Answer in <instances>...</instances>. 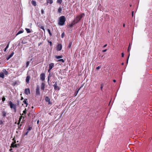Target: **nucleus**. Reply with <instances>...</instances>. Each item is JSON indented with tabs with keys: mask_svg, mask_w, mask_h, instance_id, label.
Segmentation results:
<instances>
[{
	"mask_svg": "<svg viewBox=\"0 0 152 152\" xmlns=\"http://www.w3.org/2000/svg\"><path fill=\"white\" fill-rule=\"evenodd\" d=\"M129 56H130V54H129L128 55V59L129 58Z\"/></svg>",
	"mask_w": 152,
	"mask_h": 152,
	"instance_id": "nucleus-57",
	"label": "nucleus"
},
{
	"mask_svg": "<svg viewBox=\"0 0 152 152\" xmlns=\"http://www.w3.org/2000/svg\"><path fill=\"white\" fill-rule=\"evenodd\" d=\"M36 94L37 95H39L40 94V92L39 91V86L38 85L37 86L36 89Z\"/></svg>",
	"mask_w": 152,
	"mask_h": 152,
	"instance_id": "nucleus-5",
	"label": "nucleus"
},
{
	"mask_svg": "<svg viewBox=\"0 0 152 152\" xmlns=\"http://www.w3.org/2000/svg\"><path fill=\"white\" fill-rule=\"evenodd\" d=\"M14 110H15V112H16V106H15V109H13Z\"/></svg>",
	"mask_w": 152,
	"mask_h": 152,
	"instance_id": "nucleus-44",
	"label": "nucleus"
},
{
	"mask_svg": "<svg viewBox=\"0 0 152 152\" xmlns=\"http://www.w3.org/2000/svg\"><path fill=\"white\" fill-rule=\"evenodd\" d=\"M57 61V62L61 61V62H62V63H64V60L62 59H58V60Z\"/></svg>",
	"mask_w": 152,
	"mask_h": 152,
	"instance_id": "nucleus-27",
	"label": "nucleus"
},
{
	"mask_svg": "<svg viewBox=\"0 0 152 152\" xmlns=\"http://www.w3.org/2000/svg\"><path fill=\"white\" fill-rule=\"evenodd\" d=\"M3 72L6 75H7L8 74V72L5 69H3L2 70Z\"/></svg>",
	"mask_w": 152,
	"mask_h": 152,
	"instance_id": "nucleus-18",
	"label": "nucleus"
},
{
	"mask_svg": "<svg viewBox=\"0 0 152 152\" xmlns=\"http://www.w3.org/2000/svg\"><path fill=\"white\" fill-rule=\"evenodd\" d=\"M71 26H72V25H70L69 26H70V27H71Z\"/></svg>",
	"mask_w": 152,
	"mask_h": 152,
	"instance_id": "nucleus-63",
	"label": "nucleus"
},
{
	"mask_svg": "<svg viewBox=\"0 0 152 152\" xmlns=\"http://www.w3.org/2000/svg\"><path fill=\"white\" fill-rule=\"evenodd\" d=\"M45 100L46 102H48V104H51L52 103L50 102V99L48 96H46L45 98Z\"/></svg>",
	"mask_w": 152,
	"mask_h": 152,
	"instance_id": "nucleus-6",
	"label": "nucleus"
},
{
	"mask_svg": "<svg viewBox=\"0 0 152 152\" xmlns=\"http://www.w3.org/2000/svg\"><path fill=\"white\" fill-rule=\"evenodd\" d=\"M39 120H38V121H37V124H39Z\"/></svg>",
	"mask_w": 152,
	"mask_h": 152,
	"instance_id": "nucleus-53",
	"label": "nucleus"
},
{
	"mask_svg": "<svg viewBox=\"0 0 152 152\" xmlns=\"http://www.w3.org/2000/svg\"><path fill=\"white\" fill-rule=\"evenodd\" d=\"M26 109H25V110L23 111L24 114H26Z\"/></svg>",
	"mask_w": 152,
	"mask_h": 152,
	"instance_id": "nucleus-37",
	"label": "nucleus"
},
{
	"mask_svg": "<svg viewBox=\"0 0 152 152\" xmlns=\"http://www.w3.org/2000/svg\"><path fill=\"white\" fill-rule=\"evenodd\" d=\"M45 84L44 83H42L41 85V89L44 91L45 88Z\"/></svg>",
	"mask_w": 152,
	"mask_h": 152,
	"instance_id": "nucleus-11",
	"label": "nucleus"
},
{
	"mask_svg": "<svg viewBox=\"0 0 152 152\" xmlns=\"http://www.w3.org/2000/svg\"><path fill=\"white\" fill-rule=\"evenodd\" d=\"M37 25L39 27L42 29L44 32L45 31L44 27L42 25V24L41 23H37Z\"/></svg>",
	"mask_w": 152,
	"mask_h": 152,
	"instance_id": "nucleus-4",
	"label": "nucleus"
},
{
	"mask_svg": "<svg viewBox=\"0 0 152 152\" xmlns=\"http://www.w3.org/2000/svg\"><path fill=\"white\" fill-rule=\"evenodd\" d=\"M23 32V30H20L19 31L18 33H17V34H16V36H17L18 35L22 33Z\"/></svg>",
	"mask_w": 152,
	"mask_h": 152,
	"instance_id": "nucleus-24",
	"label": "nucleus"
},
{
	"mask_svg": "<svg viewBox=\"0 0 152 152\" xmlns=\"http://www.w3.org/2000/svg\"><path fill=\"white\" fill-rule=\"evenodd\" d=\"M2 116L4 117H5L7 115V113L5 111H2Z\"/></svg>",
	"mask_w": 152,
	"mask_h": 152,
	"instance_id": "nucleus-16",
	"label": "nucleus"
},
{
	"mask_svg": "<svg viewBox=\"0 0 152 152\" xmlns=\"http://www.w3.org/2000/svg\"><path fill=\"white\" fill-rule=\"evenodd\" d=\"M8 48H7V47H6L5 48L6 49H7Z\"/></svg>",
	"mask_w": 152,
	"mask_h": 152,
	"instance_id": "nucleus-61",
	"label": "nucleus"
},
{
	"mask_svg": "<svg viewBox=\"0 0 152 152\" xmlns=\"http://www.w3.org/2000/svg\"><path fill=\"white\" fill-rule=\"evenodd\" d=\"M121 56L122 57H124V53H121Z\"/></svg>",
	"mask_w": 152,
	"mask_h": 152,
	"instance_id": "nucleus-45",
	"label": "nucleus"
},
{
	"mask_svg": "<svg viewBox=\"0 0 152 152\" xmlns=\"http://www.w3.org/2000/svg\"><path fill=\"white\" fill-rule=\"evenodd\" d=\"M107 49H105V50H103L102 51L103 52H106L107 51Z\"/></svg>",
	"mask_w": 152,
	"mask_h": 152,
	"instance_id": "nucleus-48",
	"label": "nucleus"
},
{
	"mask_svg": "<svg viewBox=\"0 0 152 152\" xmlns=\"http://www.w3.org/2000/svg\"><path fill=\"white\" fill-rule=\"evenodd\" d=\"M54 64L53 63H50L49 64V68L50 69H52V68L54 67Z\"/></svg>",
	"mask_w": 152,
	"mask_h": 152,
	"instance_id": "nucleus-10",
	"label": "nucleus"
},
{
	"mask_svg": "<svg viewBox=\"0 0 152 152\" xmlns=\"http://www.w3.org/2000/svg\"><path fill=\"white\" fill-rule=\"evenodd\" d=\"M6 50H7V49H6L5 48V49H4V52H5V51H6Z\"/></svg>",
	"mask_w": 152,
	"mask_h": 152,
	"instance_id": "nucleus-55",
	"label": "nucleus"
},
{
	"mask_svg": "<svg viewBox=\"0 0 152 152\" xmlns=\"http://www.w3.org/2000/svg\"><path fill=\"white\" fill-rule=\"evenodd\" d=\"M53 86L55 89H56L58 88V86H57V82H55V83L53 85Z\"/></svg>",
	"mask_w": 152,
	"mask_h": 152,
	"instance_id": "nucleus-20",
	"label": "nucleus"
},
{
	"mask_svg": "<svg viewBox=\"0 0 152 152\" xmlns=\"http://www.w3.org/2000/svg\"><path fill=\"white\" fill-rule=\"evenodd\" d=\"M0 77L4 78V73L2 72H1L0 73Z\"/></svg>",
	"mask_w": 152,
	"mask_h": 152,
	"instance_id": "nucleus-22",
	"label": "nucleus"
},
{
	"mask_svg": "<svg viewBox=\"0 0 152 152\" xmlns=\"http://www.w3.org/2000/svg\"><path fill=\"white\" fill-rule=\"evenodd\" d=\"M55 57L56 59H59V58H62L63 57V56L62 55L59 56H55Z\"/></svg>",
	"mask_w": 152,
	"mask_h": 152,
	"instance_id": "nucleus-23",
	"label": "nucleus"
},
{
	"mask_svg": "<svg viewBox=\"0 0 152 152\" xmlns=\"http://www.w3.org/2000/svg\"><path fill=\"white\" fill-rule=\"evenodd\" d=\"M14 54V53L12 52L11 54L9 55L6 58V59L7 60H9L11 57H12Z\"/></svg>",
	"mask_w": 152,
	"mask_h": 152,
	"instance_id": "nucleus-9",
	"label": "nucleus"
},
{
	"mask_svg": "<svg viewBox=\"0 0 152 152\" xmlns=\"http://www.w3.org/2000/svg\"><path fill=\"white\" fill-rule=\"evenodd\" d=\"M51 76V75L50 74H49V75H48V83L49 82V80H50V78Z\"/></svg>",
	"mask_w": 152,
	"mask_h": 152,
	"instance_id": "nucleus-28",
	"label": "nucleus"
},
{
	"mask_svg": "<svg viewBox=\"0 0 152 152\" xmlns=\"http://www.w3.org/2000/svg\"><path fill=\"white\" fill-rule=\"evenodd\" d=\"M79 18H80L78 16L77 17L75 18V21H76V23L78 22V21H77V20L78 19H79Z\"/></svg>",
	"mask_w": 152,
	"mask_h": 152,
	"instance_id": "nucleus-32",
	"label": "nucleus"
},
{
	"mask_svg": "<svg viewBox=\"0 0 152 152\" xmlns=\"http://www.w3.org/2000/svg\"><path fill=\"white\" fill-rule=\"evenodd\" d=\"M25 30L27 31V33H30L31 32V31L28 28H26Z\"/></svg>",
	"mask_w": 152,
	"mask_h": 152,
	"instance_id": "nucleus-25",
	"label": "nucleus"
},
{
	"mask_svg": "<svg viewBox=\"0 0 152 152\" xmlns=\"http://www.w3.org/2000/svg\"><path fill=\"white\" fill-rule=\"evenodd\" d=\"M62 2V0H57V3H58L61 4Z\"/></svg>",
	"mask_w": 152,
	"mask_h": 152,
	"instance_id": "nucleus-30",
	"label": "nucleus"
},
{
	"mask_svg": "<svg viewBox=\"0 0 152 152\" xmlns=\"http://www.w3.org/2000/svg\"><path fill=\"white\" fill-rule=\"evenodd\" d=\"M64 33L63 32L61 35V38H63L64 37Z\"/></svg>",
	"mask_w": 152,
	"mask_h": 152,
	"instance_id": "nucleus-39",
	"label": "nucleus"
},
{
	"mask_svg": "<svg viewBox=\"0 0 152 152\" xmlns=\"http://www.w3.org/2000/svg\"><path fill=\"white\" fill-rule=\"evenodd\" d=\"M46 2L47 3V4L48 3L50 4H51L53 3V0H46Z\"/></svg>",
	"mask_w": 152,
	"mask_h": 152,
	"instance_id": "nucleus-15",
	"label": "nucleus"
},
{
	"mask_svg": "<svg viewBox=\"0 0 152 152\" xmlns=\"http://www.w3.org/2000/svg\"><path fill=\"white\" fill-rule=\"evenodd\" d=\"M80 88H79L77 91H76L75 92V96H76L77 95V94L78 92V91L80 89Z\"/></svg>",
	"mask_w": 152,
	"mask_h": 152,
	"instance_id": "nucleus-31",
	"label": "nucleus"
},
{
	"mask_svg": "<svg viewBox=\"0 0 152 152\" xmlns=\"http://www.w3.org/2000/svg\"><path fill=\"white\" fill-rule=\"evenodd\" d=\"M5 100V98L4 97H3L2 99V100L3 102H4Z\"/></svg>",
	"mask_w": 152,
	"mask_h": 152,
	"instance_id": "nucleus-41",
	"label": "nucleus"
},
{
	"mask_svg": "<svg viewBox=\"0 0 152 152\" xmlns=\"http://www.w3.org/2000/svg\"><path fill=\"white\" fill-rule=\"evenodd\" d=\"M30 78V76H28L26 77V82L27 83H28L29 82V79Z\"/></svg>",
	"mask_w": 152,
	"mask_h": 152,
	"instance_id": "nucleus-14",
	"label": "nucleus"
},
{
	"mask_svg": "<svg viewBox=\"0 0 152 152\" xmlns=\"http://www.w3.org/2000/svg\"><path fill=\"white\" fill-rule=\"evenodd\" d=\"M45 74L43 73H41L40 75V78L42 81L45 80Z\"/></svg>",
	"mask_w": 152,
	"mask_h": 152,
	"instance_id": "nucleus-3",
	"label": "nucleus"
},
{
	"mask_svg": "<svg viewBox=\"0 0 152 152\" xmlns=\"http://www.w3.org/2000/svg\"><path fill=\"white\" fill-rule=\"evenodd\" d=\"M84 16V14H81L79 15V16H78L80 18H79V19H78L77 20V21H80L81 20V18H82Z\"/></svg>",
	"mask_w": 152,
	"mask_h": 152,
	"instance_id": "nucleus-12",
	"label": "nucleus"
},
{
	"mask_svg": "<svg viewBox=\"0 0 152 152\" xmlns=\"http://www.w3.org/2000/svg\"><path fill=\"white\" fill-rule=\"evenodd\" d=\"M62 11V9L61 7L60 6L58 10V13H61Z\"/></svg>",
	"mask_w": 152,
	"mask_h": 152,
	"instance_id": "nucleus-19",
	"label": "nucleus"
},
{
	"mask_svg": "<svg viewBox=\"0 0 152 152\" xmlns=\"http://www.w3.org/2000/svg\"><path fill=\"white\" fill-rule=\"evenodd\" d=\"M41 12L42 14H43L44 13V11L43 9L41 10Z\"/></svg>",
	"mask_w": 152,
	"mask_h": 152,
	"instance_id": "nucleus-42",
	"label": "nucleus"
},
{
	"mask_svg": "<svg viewBox=\"0 0 152 152\" xmlns=\"http://www.w3.org/2000/svg\"><path fill=\"white\" fill-rule=\"evenodd\" d=\"M130 44H129V47H128V52H129V51L130 50V49H131V48H130Z\"/></svg>",
	"mask_w": 152,
	"mask_h": 152,
	"instance_id": "nucleus-36",
	"label": "nucleus"
},
{
	"mask_svg": "<svg viewBox=\"0 0 152 152\" xmlns=\"http://www.w3.org/2000/svg\"><path fill=\"white\" fill-rule=\"evenodd\" d=\"M107 46V44H105L104 46V47H105Z\"/></svg>",
	"mask_w": 152,
	"mask_h": 152,
	"instance_id": "nucleus-52",
	"label": "nucleus"
},
{
	"mask_svg": "<svg viewBox=\"0 0 152 152\" xmlns=\"http://www.w3.org/2000/svg\"><path fill=\"white\" fill-rule=\"evenodd\" d=\"M23 97H21V100H23Z\"/></svg>",
	"mask_w": 152,
	"mask_h": 152,
	"instance_id": "nucleus-51",
	"label": "nucleus"
},
{
	"mask_svg": "<svg viewBox=\"0 0 152 152\" xmlns=\"http://www.w3.org/2000/svg\"><path fill=\"white\" fill-rule=\"evenodd\" d=\"M3 121L2 120H0V125L3 124Z\"/></svg>",
	"mask_w": 152,
	"mask_h": 152,
	"instance_id": "nucleus-38",
	"label": "nucleus"
},
{
	"mask_svg": "<svg viewBox=\"0 0 152 152\" xmlns=\"http://www.w3.org/2000/svg\"><path fill=\"white\" fill-rule=\"evenodd\" d=\"M32 108H33V106H32Z\"/></svg>",
	"mask_w": 152,
	"mask_h": 152,
	"instance_id": "nucleus-64",
	"label": "nucleus"
},
{
	"mask_svg": "<svg viewBox=\"0 0 152 152\" xmlns=\"http://www.w3.org/2000/svg\"><path fill=\"white\" fill-rule=\"evenodd\" d=\"M32 129V127L29 126L28 127V129H27V131H28V132L29 131L31 130Z\"/></svg>",
	"mask_w": 152,
	"mask_h": 152,
	"instance_id": "nucleus-33",
	"label": "nucleus"
},
{
	"mask_svg": "<svg viewBox=\"0 0 152 152\" xmlns=\"http://www.w3.org/2000/svg\"><path fill=\"white\" fill-rule=\"evenodd\" d=\"M9 104L11 108L15 109V106H16V105L13 104L11 101H10L9 102Z\"/></svg>",
	"mask_w": 152,
	"mask_h": 152,
	"instance_id": "nucleus-2",
	"label": "nucleus"
},
{
	"mask_svg": "<svg viewBox=\"0 0 152 152\" xmlns=\"http://www.w3.org/2000/svg\"><path fill=\"white\" fill-rule=\"evenodd\" d=\"M49 43L50 45L51 46L52 45V42H50Z\"/></svg>",
	"mask_w": 152,
	"mask_h": 152,
	"instance_id": "nucleus-49",
	"label": "nucleus"
},
{
	"mask_svg": "<svg viewBox=\"0 0 152 152\" xmlns=\"http://www.w3.org/2000/svg\"><path fill=\"white\" fill-rule=\"evenodd\" d=\"M31 113H29L28 114V115L29 116H30V115Z\"/></svg>",
	"mask_w": 152,
	"mask_h": 152,
	"instance_id": "nucleus-56",
	"label": "nucleus"
},
{
	"mask_svg": "<svg viewBox=\"0 0 152 152\" xmlns=\"http://www.w3.org/2000/svg\"><path fill=\"white\" fill-rule=\"evenodd\" d=\"M113 81L114 82H116V80H113Z\"/></svg>",
	"mask_w": 152,
	"mask_h": 152,
	"instance_id": "nucleus-54",
	"label": "nucleus"
},
{
	"mask_svg": "<svg viewBox=\"0 0 152 152\" xmlns=\"http://www.w3.org/2000/svg\"><path fill=\"white\" fill-rule=\"evenodd\" d=\"M128 60H129V59H128V58H127V62H126L127 64L128 63Z\"/></svg>",
	"mask_w": 152,
	"mask_h": 152,
	"instance_id": "nucleus-50",
	"label": "nucleus"
},
{
	"mask_svg": "<svg viewBox=\"0 0 152 152\" xmlns=\"http://www.w3.org/2000/svg\"><path fill=\"white\" fill-rule=\"evenodd\" d=\"M47 31H48V32L50 35V36H52V33L50 32V30L49 29H47Z\"/></svg>",
	"mask_w": 152,
	"mask_h": 152,
	"instance_id": "nucleus-26",
	"label": "nucleus"
},
{
	"mask_svg": "<svg viewBox=\"0 0 152 152\" xmlns=\"http://www.w3.org/2000/svg\"><path fill=\"white\" fill-rule=\"evenodd\" d=\"M23 102L24 103V104H26V106H27L28 104V103H27V99H25L23 101Z\"/></svg>",
	"mask_w": 152,
	"mask_h": 152,
	"instance_id": "nucleus-21",
	"label": "nucleus"
},
{
	"mask_svg": "<svg viewBox=\"0 0 152 152\" xmlns=\"http://www.w3.org/2000/svg\"><path fill=\"white\" fill-rule=\"evenodd\" d=\"M103 84H101V87H100V89H101V90L102 91V88H103Z\"/></svg>",
	"mask_w": 152,
	"mask_h": 152,
	"instance_id": "nucleus-35",
	"label": "nucleus"
},
{
	"mask_svg": "<svg viewBox=\"0 0 152 152\" xmlns=\"http://www.w3.org/2000/svg\"><path fill=\"white\" fill-rule=\"evenodd\" d=\"M10 42H9L8 44H7V45L6 47L7 48H8L9 47V44H10Z\"/></svg>",
	"mask_w": 152,
	"mask_h": 152,
	"instance_id": "nucleus-43",
	"label": "nucleus"
},
{
	"mask_svg": "<svg viewBox=\"0 0 152 152\" xmlns=\"http://www.w3.org/2000/svg\"><path fill=\"white\" fill-rule=\"evenodd\" d=\"M72 45V42H69V45H68V48H70L71 47Z\"/></svg>",
	"mask_w": 152,
	"mask_h": 152,
	"instance_id": "nucleus-29",
	"label": "nucleus"
},
{
	"mask_svg": "<svg viewBox=\"0 0 152 152\" xmlns=\"http://www.w3.org/2000/svg\"><path fill=\"white\" fill-rule=\"evenodd\" d=\"M66 19L64 16H62L59 18L58 20V24L60 26H63L65 24Z\"/></svg>",
	"mask_w": 152,
	"mask_h": 152,
	"instance_id": "nucleus-1",
	"label": "nucleus"
},
{
	"mask_svg": "<svg viewBox=\"0 0 152 152\" xmlns=\"http://www.w3.org/2000/svg\"><path fill=\"white\" fill-rule=\"evenodd\" d=\"M125 24H123V26H124V27H125Z\"/></svg>",
	"mask_w": 152,
	"mask_h": 152,
	"instance_id": "nucleus-62",
	"label": "nucleus"
},
{
	"mask_svg": "<svg viewBox=\"0 0 152 152\" xmlns=\"http://www.w3.org/2000/svg\"><path fill=\"white\" fill-rule=\"evenodd\" d=\"M17 145L15 144V143L14 142H12L11 144V146L10 147H17Z\"/></svg>",
	"mask_w": 152,
	"mask_h": 152,
	"instance_id": "nucleus-13",
	"label": "nucleus"
},
{
	"mask_svg": "<svg viewBox=\"0 0 152 152\" xmlns=\"http://www.w3.org/2000/svg\"><path fill=\"white\" fill-rule=\"evenodd\" d=\"M101 67V66H97V67H96V69H99Z\"/></svg>",
	"mask_w": 152,
	"mask_h": 152,
	"instance_id": "nucleus-40",
	"label": "nucleus"
},
{
	"mask_svg": "<svg viewBox=\"0 0 152 152\" xmlns=\"http://www.w3.org/2000/svg\"><path fill=\"white\" fill-rule=\"evenodd\" d=\"M31 4L34 6L37 5L36 2L35 1L32 0L31 1Z\"/></svg>",
	"mask_w": 152,
	"mask_h": 152,
	"instance_id": "nucleus-17",
	"label": "nucleus"
},
{
	"mask_svg": "<svg viewBox=\"0 0 152 152\" xmlns=\"http://www.w3.org/2000/svg\"><path fill=\"white\" fill-rule=\"evenodd\" d=\"M51 70V69H48V72H50V70Z\"/></svg>",
	"mask_w": 152,
	"mask_h": 152,
	"instance_id": "nucleus-47",
	"label": "nucleus"
},
{
	"mask_svg": "<svg viewBox=\"0 0 152 152\" xmlns=\"http://www.w3.org/2000/svg\"><path fill=\"white\" fill-rule=\"evenodd\" d=\"M62 48V46L61 44L58 45L57 46V50L58 51H60L61 50Z\"/></svg>",
	"mask_w": 152,
	"mask_h": 152,
	"instance_id": "nucleus-7",
	"label": "nucleus"
},
{
	"mask_svg": "<svg viewBox=\"0 0 152 152\" xmlns=\"http://www.w3.org/2000/svg\"><path fill=\"white\" fill-rule=\"evenodd\" d=\"M133 12H134L133 11L132 12V16H133Z\"/></svg>",
	"mask_w": 152,
	"mask_h": 152,
	"instance_id": "nucleus-58",
	"label": "nucleus"
},
{
	"mask_svg": "<svg viewBox=\"0 0 152 152\" xmlns=\"http://www.w3.org/2000/svg\"><path fill=\"white\" fill-rule=\"evenodd\" d=\"M24 93L26 95L30 94V91L29 88L26 89L25 90Z\"/></svg>",
	"mask_w": 152,
	"mask_h": 152,
	"instance_id": "nucleus-8",
	"label": "nucleus"
},
{
	"mask_svg": "<svg viewBox=\"0 0 152 152\" xmlns=\"http://www.w3.org/2000/svg\"><path fill=\"white\" fill-rule=\"evenodd\" d=\"M124 63H122L121 64H122V65H124Z\"/></svg>",
	"mask_w": 152,
	"mask_h": 152,
	"instance_id": "nucleus-60",
	"label": "nucleus"
},
{
	"mask_svg": "<svg viewBox=\"0 0 152 152\" xmlns=\"http://www.w3.org/2000/svg\"><path fill=\"white\" fill-rule=\"evenodd\" d=\"M12 150V149H10V151H11Z\"/></svg>",
	"mask_w": 152,
	"mask_h": 152,
	"instance_id": "nucleus-59",
	"label": "nucleus"
},
{
	"mask_svg": "<svg viewBox=\"0 0 152 152\" xmlns=\"http://www.w3.org/2000/svg\"><path fill=\"white\" fill-rule=\"evenodd\" d=\"M29 64V61H27L26 63V67H27L28 66Z\"/></svg>",
	"mask_w": 152,
	"mask_h": 152,
	"instance_id": "nucleus-34",
	"label": "nucleus"
},
{
	"mask_svg": "<svg viewBox=\"0 0 152 152\" xmlns=\"http://www.w3.org/2000/svg\"><path fill=\"white\" fill-rule=\"evenodd\" d=\"M28 131H27L26 132L25 134V135H27L28 134Z\"/></svg>",
	"mask_w": 152,
	"mask_h": 152,
	"instance_id": "nucleus-46",
	"label": "nucleus"
}]
</instances>
